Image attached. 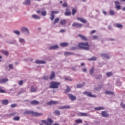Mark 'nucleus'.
Segmentation results:
<instances>
[{
    "mask_svg": "<svg viewBox=\"0 0 125 125\" xmlns=\"http://www.w3.org/2000/svg\"><path fill=\"white\" fill-rule=\"evenodd\" d=\"M78 47L81 49H84V50H89L90 49L89 44L87 42H82L78 43Z\"/></svg>",
    "mask_w": 125,
    "mask_h": 125,
    "instance_id": "1",
    "label": "nucleus"
},
{
    "mask_svg": "<svg viewBox=\"0 0 125 125\" xmlns=\"http://www.w3.org/2000/svg\"><path fill=\"white\" fill-rule=\"evenodd\" d=\"M24 114L26 115H30L31 114L34 117H42L43 114L42 113H39L37 112H34L33 110H26L24 112Z\"/></svg>",
    "mask_w": 125,
    "mask_h": 125,
    "instance_id": "2",
    "label": "nucleus"
},
{
    "mask_svg": "<svg viewBox=\"0 0 125 125\" xmlns=\"http://www.w3.org/2000/svg\"><path fill=\"white\" fill-rule=\"evenodd\" d=\"M60 85V83L55 81H52L50 83V88H58Z\"/></svg>",
    "mask_w": 125,
    "mask_h": 125,
    "instance_id": "3",
    "label": "nucleus"
},
{
    "mask_svg": "<svg viewBox=\"0 0 125 125\" xmlns=\"http://www.w3.org/2000/svg\"><path fill=\"white\" fill-rule=\"evenodd\" d=\"M47 121L45 120H41V123L46 125H52V124H53V121L51 119V118H47Z\"/></svg>",
    "mask_w": 125,
    "mask_h": 125,
    "instance_id": "4",
    "label": "nucleus"
},
{
    "mask_svg": "<svg viewBox=\"0 0 125 125\" xmlns=\"http://www.w3.org/2000/svg\"><path fill=\"white\" fill-rule=\"evenodd\" d=\"M83 93L84 94V95H86V96H88L89 97H93L94 98H96L97 97L96 95H92L91 92L84 91Z\"/></svg>",
    "mask_w": 125,
    "mask_h": 125,
    "instance_id": "5",
    "label": "nucleus"
},
{
    "mask_svg": "<svg viewBox=\"0 0 125 125\" xmlns=\"http://www.w3.org/2000/svg\"><path fill=\"white\" fill-rule=\"evenodd\" d=\"M59 13V11H52L50 14V19L51 21H53L54 20V14H58Z\"/></svg>",
    "mask_w": 125,
    "mask_h": 125,
    "instance_id": "6",
    "label": "nucleus"
},
{
    "mask_svg": "<svg viewBox=\"0 0 125 125\" xmlns=\"http://www.w3.org/2000/svg\"><path fill=\"white\" fill-rule=\"evenodd\" d=\"M72 27H75V28H82L83 27V24L79 23L78 22H74L72 24Z\"/></svg>",
    "mask_w": 125,
    "mask_h": 125,
    "instance_id": "7",
    "label": "nucleus"
},
{
    "mask_svg": "<svg viewBox=\"0 0 125 125\" xmlns=\"http://www.w3.org/2000/svg\"><path fill=\"white\" fill-rule=\"evenodd\" d=\"M101 115L104 118H108V117L110 116V114L106 111H102Z\"/></svg>",
    "mask_w": 125,
    "mask_h": 125,
    "instance_id": "8",
    "label": "nucleus"
},
{
    "mask_svg": "<svg viewBox=\"0 0 125 125\" xmlns=\"http://www.w3.org/2000/svg\"><path fill=\"white\" fill-rule=\"evenodd\" d=\"M68 96L69 98L71 100V101H74L75 100H77V97L76 96H74V95L72 94H69L68 95Z\"/></svg>",
    "mask_w": 125,
    "mask_h": 125,
    "instance_id": "9",
    "label": "nucleus"
},
{
    "mask_svg": "<svg viewBox=\"0 0 125 125\" xmlns=\"http://www.w3.org/2000/svg\"><path fill=\"white\" fill-rule=\"evenodd\" d=\"M21 32H22V33H26L27 35H29V29L26 27H22L21 28Z\"/></svg>",
    "mask_w": 125,
    "mask_h": 125,
    "instance_id": "10",
    "label": "nucleus"
},
{
    "mask_svg": "<svg viewBox=\"0 0 125 125\" xmlns=\"http://www.w3.org/2000/svg\"><path fill=\"white\" fill-rule=\"evenodd\" d=\"M47 105H49L50 106L51 105H56V104H59V103L56 101H51L47 103Z\"/></svg>",
    "mask_w": 125,
    "mask_h": 125,
    "instance_id": "11",
    "label": "nucleus"
},
{
    "mask_svg": "<svg viewBox=\"0 0 125 125\" xmlns=\"http://www.w3.org/2000/svg\"><path fill=\"white\" fill-rule=\"evenodd\" d=\"M77 20L80 21V22H82V23H84V24H86V23L87 22V21L85 20L84 19L80 18V17H77Z\"/></svg>",
    "mask_w": 125,
    "mask_h": 125,
    "instance_id": "12",
    "label": "nucleus"
},
{
    "mask_svg": "<svg viewBox=\"0 0 125 125\" xmlns=\"http://www.w3.org/2000/svg\"><path fill=\"white\" fill-rule=\"evenodd\" d=\"M58 48H59V46L57 45H53L49 47L50 50H54L55 49H58Z\"/></svg>",
    "mask_w": 125,
    "mask_h": 125,
    "instance_id": "13",
    "label": "nucleus"
},
{
    "mask_svg": "<svg viewBox=\"0 0 125 125\" xmlns=\"http://www.w3.org/2000/svg\"><path fill=\"white\" fill-rule=\"evenodd\" d=\"M35 63L36 64H45L46 62L42 60H37L36 61Z\"/></svg>",
    "mask_w": 125,
    "mask_h": 125,
    "instance_id": "14",
    "label": "nucleus"
},
{
    "mask_svg": "<svg viewBox=\"0 0 125 125\" xmlns=\"http://www.w3.org/2000/svg\"><path fill=\"white\" fill-rule=\"evenodd\" d=\"M78 37L81 38V39H82V41H84V42H86L87 41V38H86V37H85L83 35H82L81 34H79L78 35Z\"/></svg>",
    "mask_w": 125,
    "mask_h": 125,
    "instance_id": "15",
    "label": "nucleus"
},
{
    "mask_svg": "<svg viewBox=\"0 0 125 125\" xmlns=\"http://www.w3.org/2000/svg\"><path fill=\"white\" fill-rule=\"evenodd\" d=\"M30 104L31 105H39L40 104V102L38 101L33 100L30 102Z\"/></svg>",
    "mask_w": 125,
    "mask_h": 125,
    "instance_id": "16",
    "label": "nucleus"
},
{
    "mask_svg": "<svg viewBox=\"0 0 125 125\" xmlns=\"http://www.w3.org/2000/svg\"><path fill=\"white\" fill-rule=\"evenodd\" d=\"M67 88L64 89V93L67 94V93H69L70 91H71V87L69 86L66 85Z\"/></svg>",
    "mask_w": 125,
    "mask_h": 125,
    "instance_id": "17",
    "label": "nucleus"
},
{
    "mask_svg": "<svg viewBox=\"0 0 125 125\" xmlns=\"http://www.w3.org/2000/svg\"><path fill=\"white\" fill-rule=\"evenodd\" d=\"M0 52L1 53H3V54L5 55L6 56H8V55H9V52L7 50H1L0 51Z\"/></svg>",
    "mask_w": 125,
    "mask_h": 125,
    "instance_id": "18",
    "label": "nucleus"
},
{
    "mask_svg": "<svg viewBox=\"0 0 125 125\" xmlns=\"http://www.w3.org/2000/svg\"><path fill=\"white\" fill-rule=\"evenodd\" d=\"M70 108H71V106L69 105H64L59 107L60 110H62V109H70Z\"/></svg>",
    "mask_w": 125,
    "mask_h": 125,
    "instance_id": "19",
    "label": "nucleus"
},
{
    "mask_svg": "<svg viewBox=\"0 0 125 125\" xmlns=\"http://www.w3.org/2000/svg\"><path fill=\"white\" fill-rule=\"evenodd\" d=\"M54 78H55V72H54V71H53L51 72L49 79L50 80H52L53 79H54Z\"/></svg>",
    "mask_w": 125,
    "mask_h": 125,
    "instance_id": "20",
    "label": "nucleus"
},
{
    "mask_svg": "<svg viewBox=\"0 0 125 125\" xmlns=\"http://www.w3.org/2000/svg\"><path fill=\"white\" fill-rule=\"evenodd\" d=\"M6 82H8V79L6 78L1 79L0 80V83H5Z\"/></svg>",
    "mask_w": 125,
    "mask_h": 125,
    "instance_id": "21",
    "label": "nucleus"
},
{
    "mask_svg": "<svg viewBox=\"0 0 125 125\" xmlns=\"http://www.w3.org/2000/svg\"><path fill=\"white\" fill-rule=\"evenodd\" d=\"M101 56H102V57H104V58H107V59H109V58H110V57L109 56V55H108L106 53L101 54Z\"/></svg>",
    "mask_w": 125,
    "mask_h": 125,
    "instance_id": "22",
    "label": "nucleus"
},
{
    "mask_svg": "<svg viewBox=\"0 0 125 125\" xmlns=\"http://www.w3.org/2000/svg\"><path fill=\"white\" fill-rule=\"evenodd\" d=\"M23 4H25V5H30L31 4V0H25V1L23 2Z\"/></svg>",
    "mask_w": 125,
    "mask_h": 125,
    "instance_id": "23",
    "label": "nucleus"
},
{
    "mask_svg": "<svg viewBox=\"0 0 125 125\" xmlns=\"http://www.w3.org/2000/svg\"><path fill=\"white\" fill-rule=\"evenodd\" d=\"M30 91H31V92H37V89H36V88H35V86H34L33 85H32L30 87Z\"/></svg>",
    "mask_w": 125,
    "mask_h": 125,
    "instance_id": "24",
    "label": "nucleus"
},
{
    "mask_svg": "<svg viewBox=\"0 0 125 125\" xmlns=\"http://www.w3.org/2000/svg\"><path fill=\"white\" fill-rule=\"evenodd\" d=\"M104 93L108 95H114V92L109 91L108 90L105 91Z\"/></svg>",
    "mask_w": 125,
    "mask_h": 125,
    "instance_id": "25",
    "label": "nucleus"
},
{
    "mask_svg": "<svg viewBox=\"0 0 125 125\" xmlns=\"http://www.w3.org/2000/svg\"><path fill=\"white\" fill-rule=\"evenodd\" d=\"M64 56H69L70 55H74V53L65 52L64 53Z\"/></svg>",
    "mask_w": 125,
    "mask_h": 125,
    "instance_id": "26",
    "label": "nucleus"
},
{
    "mask_svg": "<svg viewBox=\"0 0 125 125\" xmlns=\"http://www.w3.org/2000/svg\"><path fill=\"white\" fill-rule=\"evenodd\" d=\"M94 110H96L97 111H99L100 110H105V107L103 106H99L98 107H95Z\"/></svg>",
    "mask_w": 125,
    "mask_h": 125,
    "instance_id": "27",
    "label": "nucleus"
},
{
    "mask_svg": "<svg viewBox=\"0 0 125 125\" xmlns=\"http://www.w3.org/2000/svg\"><path fill=\"white\" fill-rule=\"evenodd\" d=\"M19 42H20V43H21L22 44H25V43H26V42L25 41V39L23 38H20Z\"/></svg>",
    "mask_w": 125,
    "mask_h": 125,
    "instance_id": "28",
    "label": "nucleus"
},
{
    "mask_svg": "<svg viewBox=\"0 0 125 125\" xmlns=\"http://www.w3.org/2000/svg\"><path fill=\"white\" fill-rule=\"evenodd\" d=\"M79 115L80 117H87V113L83 112H80Z\"/></svg>",
    "mask_w": 125,
    "mask_h": 125,
    "instance_id": "29",
    "label": "nucleus"
},
{
    "mask_svg": "<svg viewBox=\"0 0 125 125\" xmlns=\"http://www.w3.org/2000/svg\"><path fill=\"white\" fill-rule=\"evenodd\" d=\"M8 103V100H3L1 102V104H3V105H7Z\"/></svg>",
    "mask_w": 125,
    "mask_h": 125,
    "instance_id": "30",
    "label": "nucleus"
},
{
    "mask_svg": "<svg viewBox=\"0 0 125 125\" xmlns=\"http://www.w3.org/2000/svg\"><path fill=\"white\" fill-rule=\"evenodd\" d=\"M88 61H96L97 60V57H92L91 58L88 59Z\"/></svg>",
    "mask_w": 125,
    "mask_h": 125,
    "instance_id": "31",
    "label": "nucleus"
},
{
    "mask_svg": "<svg viewBox=\"0 0 125 125\" xmlns=\"http://www.w3.org/2000/svg\"><path fill=\"white\" fill-rule=\"evenodd\" d=\"M69 45V43L67 42H62L60 44V46L62 47H65V46H68Z\"/></svg>",
    "mask_w": 125,
    "mask_h": 125,
    "instance_id": "32",
    "label": "nucleus"
},
{
    "mask_svg": "<svg viewBox=\"0 0 125 125\" xmlns=\"http://www.w3.org/2000/svg\"><path fill=\"white\" fill-rule=\"evenodd\" d=\"M32 18H33L34 19H35L36 20H40L41 19V18L37 15H33Z\"/></svg>",
    "mask_w": 125,
    "mask_h": 125,
    "instance_id": "33",
    "label": "nucleus"
},
{
    "mask_svg": "<svg viewBox=\"0 0 125 125\" xmlns=\"http://www.w3.org/2000/svg\"><path fill=\"white\" fill-rule=\"evenodd\" d=\"M53 114H55V115H57V116H60V115H61V113H60V110H55Z\"/></svg>",
    "mask_w": 125,
    "mask_h": 125,
    "instance_id": "34",
    "label": "nucleus"
},
{
    "mask_svg": "<svg viewBox=\"0 0 125 125\" xmlns=\"http://www.w3.org/2000/svg\"><path fill=\"white\" fill-rule=\"evenodd\" d=\"M64 15L65 16H71V15H72V12H65Z\"/></svg>",
    "mask_w": 125,
    "mask_h": 125,
    "instance_id": "35",
    "label": "nucleus"
},
{
    "mask_svg": "<svg viewBox=\"0 0 125 125\" xmlns=\"http://www.w3.org/2000/svg\"><path fill=\"white\" fill-rule=\"evenodd\" d=\"M59 21H60V19L59 18H57L55 19L53 21L54 25H55V24H56V23H58V22H59Z\"/></svg>",
    "mask_w": 125,
    "mask_h": 125,
    "instance_id": "36",
    "label": "nucleus"
},
{
    "mask_svg": "<svg viewBox=\"0 0 125 125\" xmlns=\"http://www.w3.org/2000/svg\"><path fill=\"white\" fill-rule=\"evenodd\" d=\"M115 26L117 28H123V25H122L121 24H119V23H116L115 24Z\"/></svg>",
    "mask_w": 125,
    "mask_h": 125,
    "instance_id": "37",
    "label": "nucleus"
},
{
    "mask_svg": "<svg viewBox=\"0 0 125 125\" xmlns=\"http://www.w3.org/2000/svg\"><path fill=\"white\" fill-rule=\"evenodd\" d=\"M60 23L61 25H65V24H66V20H61Z\"/></svg>",
    "mask_w": 125,
    "mask_h": 125,
    "instance_id": "38",
    "label": "nucleus"
},
{
    "mask_svg": "<svg viewBox=\"0 0 125 125\" xmlns=\"http://www.w3.org/2000/svg\"><path fill=\"white\" fill-rule=\"evenodd\" d=\"M77 13V9L73 8L72 10V14L73 16Z\"/></svg>",
    "mask_w": 125,
    "mask_h": 125,
    "instance_id": "39",
    "label": "nucleus"
},
{
    "mask_svg": "<svg viewBox=\"0 0 125 125\" xmlns=\"http://www.w3.org/2000/svg\"><path fill=\"white\" fill-rule=\"evenodd\" d=\"M3 89V87L0 86V93H5V91Z\"/></svg>",
    "mask_w": 125,
    "mask_h": 125,
    "instance_id": "40",
    "label": "nucleus"
},
{
    "mask_svg": "<svg viewBox=\"0 0 125 125\" xmlns=\"http://www.w3.org/2000/svg\"><path fill=\"white\" fill-rule=\"evenodd\" d=\"M13 32L14 34H16V35H18V36L20 35V31L19 30H14Z\"/></svg>",
    "mask_w": 125,
    "mask_h": 125,
    "instance_id": "41",
    "label": "nucleus"
},
{
    "mask_svg": "<svg viewBox=\"0 0 125 125\" xmlns=\"http://www.w3.org/2000/svg\"><path fill=\"white\" fill-rule=\"evenodd\" d=\"M75 122H76V123H77V124L83 123V120L82 119L76 120H75Z\"/></svg>",
    "mask_w": 125,
    "mask_h": 125,
    "instance_id": "42",
    "label": "nucleus"
},
{
    "mask_svg": "<svg viewBox=\"0 0 125 125\" xmlns=\"http://www.w3.org/2000/svg\"><path fill=\"white\" fill-rule=\"evenodd\" d=\"M41 15L42 16H45L46 15V11H42Z\"/></svg>",
    "mask_w": 125,
    "mask_h": 125,
    "instance_id": "43",
    "label": "nucleus"
},
{
    "mask_svg": "<svg viewBox=\"0 0 125 125\" xmlns=\"http://www.w3.org/2000/svg\"><path fill=\"white\" fill-rule=\"evenodd\" d=\"M106 75L107 77H112V76H113V73H112L111 72H107Z\"/></svg>",
    "mask_w": 125,
    "mask_h": 125,
    "instance_id": "44",
    "label": "nucleus"
},
{
    "mask_svg": "<svg viewBox=\"0 0 125 125\" xmlns=\"http://www.w3.org/2000/svg\"><path fill=\"white\" fill-rule=\"evenodd\" d=\"M14 121H19L20 120V117L19 116H16L13 118Z\"/></svg>",
    "mask_w": 125,
    "mask_h": 125,
    "instance_id": "45",
    "label": "nucleus"
},
{
    "mask_svg": "<svg viewBox=\"0 0 125 125\" xmlns=\"http://www.w3.org/2000/svg\"><path fill=\"white\" fill-rule=\"evenodd\" d=\"M94 72V68H92L89 71L90 75H93V73Z\"/></svg>",
    "mask_w": 125,
    "mask_h": 125,
    "instance_id": "46",
    "label": "nucleus"
},
{
    "mask_svg": "<svg viewBox=\"0 0 125 125\" xmlns=\"http://www.w3.org/2000/svg\"><path fill=\"white\" fill-rule=\"evenodd\" d=\"M83 85L82 84H78L76 85L77 88H81V87H83Z\"/></svg>",
    "mask_w": 125,
    "mask_h": 125,
    "instance_id": "47",
    "label": "nucleus"
},
{
    "mask_svg": "<svg viewBox=\"0 0 125 125\" xmlns=\"http://www.w3.org/2000/svg\"><path fill=\"white\" fill-rule=\"evenodd\" d=\"M109 14L110 15H115V12L112 10H110L109 11Z\"/></svg>",
    "mask_w": 125,
    "mask_h": 125,
    "instance_id": "48",
    "label": "nucleus"
},
{
    "mask_svg": "<svg viewBox=\"0 0 125 125\" xmlns=\"http://www.w3.org/2000/svg\"><path fill=\"white\" fill-rule=\"evenodd\" d=\"M18 84L20 85V86L23 85V80L19 81Z\"/></svg>",
    "mask_w": 125,
    "mask_h": 125,
    "instance_id": "49",
    "label": "nucleus"
},
{
    "mask_svg": "<svg viewBox=\"0 0 125 125\" xmlns=\"http://www.w3.org/2000/svg\"><path fill=\"white\" fill-rule=\"evenodd\" d=\"M15 115H16V112L15 113H11L9 114L8 115V117H11V116H15Z\"/></svg>",
    "mask_w": 125,
    "mask_h": 125,
    "instance_id": "50",
    "label": "nucleus"
},
{
    "mask_svg": "<svg viewBox=\"0 0 125 125\" xmlns=\"http://www.w3.org/2000/svg\"><path fill=\"white\" fill-rule=\"evenodd\" d=\"M98 36H96V35H93L92 36V40H98Z\"/></svg>",
    "mask_w": 125,
    "mask_h": 125,
    "instance_id": "51",
    "label": "nucleus"
},
{
    "mask_svg": "<svg viewBox=\"0 0 125 125\" xmlns=\"http://www.w3.org/2000/svg\"><path fill=\"white\" fill-rule=\"evenodd\" d=\"M120 105L121 106H122V108L123 109H125V104H124V103L122 102L121 104H120Z\"/></svg>",
    "mask_w": 125,
    "mask_h": 125,
    "instance_id": "52",
    "label": "nucleus"
},
{
    "mask_svg": "<svg viewBox=\"0 0 125 125\" xmlns=\"http://www.w3.org/2000/svg\"><path fill=\"white\" fill-rule=\"evenodd\" d=\"M9 69H11V70H13V69H14L13 65L12 64H10L9 65Z\"/></svg>",
    "mask_w": 125,
    "mask_h": 125,
    "instance_id": "53",
    "label": "nucleus"
},
{
    "mask_svg": "<svg viewBox=\"0 0 125 125\" xmlns=\"http://www.w3.org/2000/svg\"><path fill=\"white\" fill-rule=\"evenodd\" d=\"M64 79H65V80H66L67 81H69L70 82H72V78L71 77H68V78H65Z\"/></svg>",
    "mask_w": 125,
    "mask_h": 125,
    "instance_id": "54",
    "label": "nucleus"
},
{
    "mask_svg": "<svg viewBox=\"0 0 125 125\" xmlns=\"http://www.w3.org/2000/svg\"><path fill=\"white\" fill-rule=\"evenodd\" d=\"M17 106V104H13L11 105V108H15V107Z\"/></svg>",
    "mask_w": 125,
    "mask_h": 125,
    "instance_id": "55",
    "label": "nucleus"
},
{
    "mask_svg": "<svg viewBox=\"0 0 125 125\" xmlns=\"http://www.w3.org/2000/svg\"><path fill=\"white\" fill-rule=\"evenodd\" d=\"M43 80H48L49 78H48V76H44L43 77Z\"/></svg>",
    "mask_w": 125,
    "mask_h": 125,
    "instance_id": "56",
    "label": "nucleus"
},
{
    "mask_svg": "<svg viewBox=\"0 0 125 125\" xmlns=\"http://www.w3.org/2000/svg\"><path fill=\"white\" fill-rule=\"evenodd\" d=\"M114 3L116 5H119V4H120V2L119 1H115Z\"/></svg>",
    "mask_w": 125,
    "mask_h": 125,
    "instance_id": "57",
    "label": "nucleus"
},
{
    "mask_svg": "<svg viewBox=\"0 0 125 125\" xmlns=\"http://www.w3.org/2000/svg\"><path fill=\"white\" fill-rule=\"evenodd\" d=\"M116 9H118L119 10H120V9H121V5L116 6Z\"/></svg>",
    "mask_w": 125,
    "mask_h": 125,
    "instance_id": "58",
    "label": "nucleus"
},
{
    "mask_svg": "<svg viewBox=\"0 0 125 125\" xmlns=\"http://www.w3.org/2000/svg\"><path fill=\"white\" fill-rule=\"evenodd\" d=\"M65 12H71V10H70V8H67L65 10Z\"/></svg>",
    "mask_w": 125,
    "mask_h": 125,
    "instance_id": "59",
    "label": "nucleus"
},
{
    "mask_svg": "<svg viewBox=\"0 0 125 125\" xmlns=\"http://www.w3.org/2000/svg\"><path fill=\"white\" fill-rule=\"evenodd\" d=\"M62 6L63 7H67V6H68V5H67V3H64L62 4Z\"/></svg>",
    "mask_w": 125,
    "mask_h": 125,
    "instance_id": "60",
    "label": "nucleus"
},
{
    "mask_svg": "<svg viewBox=\"0 0 125 125\" xmlns=\"http://www.w3.org/2000/svg\"><path fill=\"white\" fill-rule=\"evenodd\" d=\"M96 31L93 30L91 32V35H93V34H95V33H96Z\"/></svg>",
    "mask_w": 125,
    "mask_h": 125,
    "instance_id": "61",
    "label": "nucleus"
},
{
    "mask_svg": "<svg viewBox=\"0 0 125 125\" xmlns=\"http://www.w3.org/2000/svg\"><path fill=\"white\" fill-rule=\"evenodd\" d=\"M87 71V70H86V69L84 68L83 70V72L84 73H86V72Z\"/></svg>",
    "mask_w": 125,
    "mask_h": 125,
    "instance_id": "62",
    "label": "nucleus"
},
{
    "mask_svg": "<svg viewBox=\"0 0 125 125\" xmlns=\"http://www.w3.org/2000/svg\"><path fill=\"white\" fill-rule=\"evenodd\" d=\"M64 32H66L65 30L62 29V30H60L61 33H64Z\"/></svg>",
    "mask_w": 125,
    "mask_h": 125,
    "instance_id": "63",
    "label": "nucleus"
},
{
    "mask_svg": "<svg viewBox=\"0 0 125 125\" xmlns=\"http://www.w3.org/2000/svg\"><path fill=\"white\" fill-rule=\"evenodd\" d=\"M37 13H38V14H39V13H41V10H38L37 11Z\"/></svg>",
    "mask_w": 125,
    "mask_h": 125,
    "instance_id": "64",
    "label": "nucleus"
}]
</instances>
